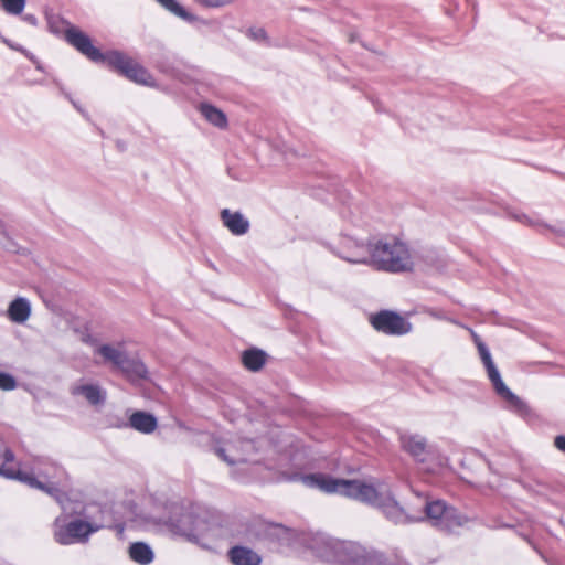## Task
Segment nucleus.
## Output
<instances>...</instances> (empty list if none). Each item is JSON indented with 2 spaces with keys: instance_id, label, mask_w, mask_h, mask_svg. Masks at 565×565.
Instances as JSON below:
<instances>
[{
  "instance_id": "obj_1",
  "label": "nucleus",
  "mask_w": 565,
  "mask_h": 565,
  "mask_svg": "<svg viewBox=\"0 0 565 565\" xmlns=\"http://www.w3.org/2000/svg\"><path fill=\"white\" fill-rule=\"evenodd\" d=\"M302 482L327 493H340L376 505L388 520L395 523L424 520L422 516L408 514L392 497L390 489L383 484L375 488L358 480L337 479L322 473L303 476Z\"/></svg>"
},
{
  "instance_id": "obj_2",
  "label": "nucleus",
  "mask_w": 565,
  "mask_h": 565,
  "mask_svg": "<svg viewBox=\"0 0 565 565\" xmlns=\"http://www.w3.org/2000/svg\"><path fill=\"white\" fill-rule=\"evenodd\" d=\"M369 266L390 274L411 273L415 267L414 254L406 242L395 235L370 237Z\"/></svg>"
},
{
  "instance_id": "obj_3",
  "label": "nucleus",
  "mask_w": 565,
  "mask_h": 565,
  "mask_svg": "<svg viewBox=\"0 0 565 565\" xmlns=\"http://www.w3.org/2000/svg\"><path fill=\"white\" fill-rule=\"evenodd\" d=\"M65 38L70 44L89 60L94 62H104L109 66L117 68L120 73L136 83L152 85L150 74L142 66L116 51L103 54L93 45L89 36L78 28L68 26L65 31Z\"/></svg>"
},
{
  "instance_id": "obj_4",
  "label": "nucleus",
  "mask_w": 565,
  "mask_h": 565,
  "mask_svg": "<svg viewBox=\"0 0 565 565\" xmlns=\"http://www.w3.org/2000/svg\"><path fill=\"white\" fill-rule=\"evenodd\" d=\"M316 554L323 561L341 565H380L382 552L356 542L322 537L316 541Z\"/></svg>"
},
{
  "instance_id": "obj_5",
  "label": "nucleus",
  "mask_w": 565,
  "mask_h": 565,
  "mask_svg": "<svg viewBox=\"0 0 565 565\" xmlns=\"http://www.w3.org/2000/svg\"><path fill=\"white\" fill-rule=\"evenodd\" d=\"M158 524L172 535L183 536L189 541H198L211 530L205 515L178 504L171 505L169 515L159 519Z\"/></svg>"
},
{
  "instance_id": "obj_6",
  "label": "nucleus",
  "mask_w": 565,
  "mask_h": 565,
  "mask_svg": "<svg viewBox=\"0 0 565 565\" xmlns=\"http://www.w3.org/2000/svg\"><path fill=\"white\" fill-rule=\"evenodd\" d=\"M401 446L404 451L412 456L416 461L425 463L434 461V467H430V471H435L437 468L445 467L448 459L441 456L438 451L429 448L427 439L418 434H404L399 438Z\"/></svg>"
},
{
  "instance_id": "obj_7",
  "label": "nucleus",
  "mask_w": 565,
  "mask_h": 565,
  "mask_svg": "<svg viewBox=\"0 0 565 565\" xmlns=\"http://www.w3.org/2000/svg\"><path fill=\"white\" fill-rule=\"evenodd\" d=\"M425 519L433 526L445 531H452L467 523V518L455 508L448 507L444 501L436 500L425 504Z\"/></svg>"
},
{
  "instance_id": "obj_8",
  "label": "nucleus",
  "mask_w": 565,
  "mask_h": 565,
  "mask_svg": "<svg viewBox=\"0 0 565 565\" xmlns=\"http://www.w3.org/2000/svg\"><path fill=\"white\" fill-rule=\"evenodd\" d=\"M478 351L487 369L489 380L491 381L497 394L504 398L518 411L525 409V403L521 401L515 394H513L502 381L501 375L492 361L491 354L483 342H478Z\"/></svg>"
},
{
  "instance_id": "obj_9",
  "label": "nucleus",
  "mask_w": 565,
  "mask_h": 565,
  "mask_svg": "<svg viewBox=\"0 0 565 565\" xmlns=\"http://www.w3.org/2000/svg\"><path fill=\"white\" fill-rule=\"evenodd\" d=\"M370 321L375 330L386 334L402 335L412 330V324L404 317L390 310L371 316Z\"/></svg>"
},
{
  "instance_id": "obj_10",
  "label": "nucleus",
  "mask_w": 565,
  "mask_h": 565,
  "mask_svg": "<svg viewBox=\"0 0 565 565\" xmlns=\"http://www.w3.org/2000/svg\"><path fill=\"white\" fill-rule=\"evenodd\" d=\"M83 341L92 345L94 355L99 356L104 364H109L119 370L120 365L126 362L128 354L122 342L100 343L90 335L84 337Z\"/></svg>"
},
{
  "instance_id": "obj_11",
  "label": "nucleus",
  "mask_w": 565,
  "mask_h": 565,
  "mask_svg": "<svg viewBox=\"0 0 565 565\" xmlns=\"http://www.w3.org/2000/svg\"><path fill=\"white\" fill-rule=\"evenodd\" d=\"M97 531L90 523L75 520L65 525H55L54 537L60 544L68 545L85 542L88 536Z\"/></svg>"
},
{
  "instance_id": "obj_12",
  "label": "nucleus",
  "mask_w": 565,
  "mask_h": 565,
  "mask_svg": "<svg viewBox=\"0 0 565 565\" xmlns=\"http://www.w3.org/2000/svg\"><path fill=\"white\" fill-rule=\"evenodd\" d=\"M332 253L348 263L369 266L371 257L370 238L366 243L344 238L338 248H332Z\"/></svg>"
},
{
  "instance_id": "obj_13",
  "label": "nucleus",
  "mask_w": 565,
  "mask_h": 565,
  "mask_svg": "<svg viewBox=\"0 0 565 565\" xmlns=\"http://www.w3.org/2000/svg\"><path fill=\"white\" fill-rule=\"evenodd\" d=\"M13 454L0 441V475L9 478L17 479L26 484L36 486L41 489L52 491L53 487L36 482L32 477L22 473L20 469L15 468Z\"/></svg>"
},
{
  "instance_id": "obj_14",
  "label": "nucleus",
  "mask_w": 565,
  "mask_h": 565,
  "mask_svg": "<svg viewBox=\"0 0 565 565\" xmlns=\"http://www.w3.org/2000/svg\"><path fill=\"white\" fill-rule=\"evenodd\" d=\"M252 448L249 440H227L215 446L216 455L228 465L245 461L246 452Z\"/></svg>"
},
{
  "instance_id": "obj_15",
  "label": "nucleus",
  "mask_w": 565,
  "mask_h": 565,
  "mask_svg": "<svg viewBox=\"0 0 565 565\" xmlns=\"http://www.w3.org/2000/svg\"><path fill=\"white\" fill-rule=\"evenodd\" d=\"M221 220L224 226L234 235H244L249 230V222L241 212L224 209L221 211Z\"/></svg>"
},
{
  "instance_id": "obj_16",
  "label": "nucleus",
  "mask_w": 565,
  "mask_h": 565,
  "mask_svg": "<svg viewBox=\"0 0 565 565\" xmlns=\"http://www.w3.org/2000/svg\"><path fill=\"white\" fill-rule=\"evenodd\" d=\"M71 392L75 396L84 397L90 405L103 404L106 397V392L97 384H76Z\"/></svg>"
},
{
  "instance_id": "obj_17",
  "label": "nucleus",
  "mask_w": 565,
  "mask_h": 565,
  "mask_svg": "<svg viewBox=\"0 0 565 565\" xmlns=\"http://www.w3.org/2000/svg\"><path fill=\"white\" fill-rule=\"evenodd\" d=\"M21 472L32 477L36 482H40V483L53 487V490L51 492L47 491V489H42V491L49 493L50 495H55L57 493V491H58L56 483L51 481V480L52 479H60L64 475V470L62 468L55 466V465H51V466L45 467V468H38L39 477L44 478L45 481L38 480L31 473L23 472V471H21ZM29 486L31 487V484H29ZM32 488L39 489V487H36V486H32ZM40 490H41V488H40Z\"/></svg>"
},
{
  "instance_id": "obj_18",
  "label": "nucleus",
  "mask_w": 565,
  "mask_h": 565,
  "mask_svg": "<svg viewBox=\"0 0 565 565\" xmlns=\"http://www.w3.org/2000/svg\"><path fill=\"white\" fill-rule=\"evenodd\" d=\"M119 370L131 382L147 379L148 370L145 363L136 358L126 356V362L120 365Z\"/></svg>"
},
{
  "instance_id": "obj_19",
  "label": "nucleus",
  "mask_w": 565,
  "mask_h": 565,
  "mask_svg": "<svg viewBox=\"0 0 565 565\" xmlns=\"http://www.w3.org/2000/svg\"><path fill=\"white\" fill-rule=\"evenodd\" d=\"M31 316V305L25 298L14 299L8 307V317L15 323H24Z\"/></svg>"
},
{
  "instance_id": "obj_20",
  "label": "nucleus",
  "mask_w": 565,
  "mask_h": 565,
  "mask_svg": "<svg viewBox=\"0 0 565 565\" xmlns=\"http://www.w3.org/2000/svg\"><path fill=\"white\" fill-rule=\"evenodd\" d=\"M228 556L234 565H259L262 561L257 553L243 546L231 548Z\"/></svg>"
},
{
  "instance_id": "obj_21",
  "label": "nucleus",
  "mask_w": 565,
  "mask_h": 565,
  "mask_svg": "<svg viewBox=\"0 0 565 565\" xmlns=\"http://www.w3.org/2000/svg\"><path fill=\"white\" fill-rule=\"evenodd\" d=\"M129 423L132 428L143 434H150L157 428L156 417L145 412H135Z\"/></svg>"
},
{
  "instance_id": "obj_22",
  "label": "nucleus",
  "mask_w": 565,
  "mask_h": 565,
  "mask_svg": "<svg viewBox=\"0 0 565 565\" xmlns=\"http://www.w3.org/2000/svg\"><path fill=\"white\" fill-rule=\"evenodd\" d=\"M199 109L202 116L213 126L217 128H225L227 126V118L221 109L205 103L201 104Z\"/></svg>"
},
{
  "instance_id": "obj_23",
  "label": "nucleus",
  "mask_w": 565,
  "mask_h": 565,
  "mask_svg": "<svg viewBox=\"0 0 565 565\" xmlns=\"http://www.w3.org/2000/svg\"><path fill=\"white\" fill-rule=\"evenodd\" d=\"M129 556L136 563L147 565L152 562L153 552L146 543L136 542L129 546Z\"/></svg>"
},
{
  "instance_id": "obj_24",
  "label": "nucleus",
  "mask_w": 565,
  "mask_h": 565,
  "mask_svg": "<svg viewBox=\"0 0 565 565\" xmlns=\"http://www.w3.org/2000/svg\"><path fill=\"white\" fill-rule=\"evenodd\" d=\"M244 365L250 371H259L266 361V354L256 349L247 350L242 356Z\"/></svg>"
},
{
  "instance_id": "obj_25",
  "label": "nucleus",
  "mask_w": 565,
  "mask_h": 565,
  "mask_svg": "<svg viewBox=\"0 0 565 565\" xmlns=\"http://www.w3.org/2000/svg\"><path fill=\"white\" fill-rule=\"evenodd\" d=\"M159 4H161L166 10L173 13L174 15L191 21L193 20V15L189 13L177 0H156Z\"/></svg>"
},
{
  "instance_id": "obj_26",
  "label": "nucleus",
  "mask_w": 565,
  "mask_h": 565,
  "mask_svg": "<svg viewBox=\"0 0 565 565\" xmlns=\"http://www.w3.org/2000/svg\"><path fill=\"white\" fill-rule=\"evenodd\" d=\"M2 9L9 14H20L25 6V0H0Z\"/></svg>"
},
{
  "instance_id": "obj_27",
  "label": "nucleus",
  "mask_w": 565,
  "mask_h": 565,
  "mask_svg": "<svg viewBox=\"0 0 565 565\" xmlns=\"http://www.w3.org/2000/svg\"><path fill=\"white\" fill-rule=\"evenodd\" d=\"M0 246L9 252H15L17 244L11 239L4 231L3 225L0 223Z\"/></svg>"
},
{
  "instance_id": "obj_28",
  "label": "nucleus",
  "mask_w": 565,
  "mask_h": 565,
  "mask_svg": "<svg viewBox=\"0 0 565 565\" xmlns=\"http://www.w3.org/2000/svg\"><path fill=\"white\" fill-rule=\"evenodd\" d=\"M17 387L15 379L8 374L0 372V388L4 391L14 390Z\"/></svg>"
},
{
  "instance_id": "obj_29",
  "label": "nucleus",
  "mask_w": 565,
  "mask_h": 565,
  "mask_svg": "<svg viewBox=\"0 0 565 565\" xmlns=\"http://www.w3.org/2000/svg\"><path fill=\"white\" fill-rule=\"evenodd\" d=\"M196 3L205 8H222L230 6L235 0H194Z\"/></svg>"
},
{
  "instance_id": "obj_30",
  "label": "nucleus",
  "mask_w": 565,
  "mask_h": 565,
  "mask_svg": "<svg viewBox=\"0 0 565 565\" xmlns=\"http://www.w3.org/2000/svg\"><path fill=\"white\" fill-rule=\"evenodd\" d=\"M382 557L383 562L380 565H411L407 561L396 554L388 556L382 552Z\"/></svg>"
},
{
  "instance_id": "obj_31",
  "label": "nucleus",
  "mask_w": 565,
  "mask_h": 565,
  "mask_svg": "<svg viewBox=\"0 0 565 565\" xmlns=\"http://www.w3.org/2000/svg\"><path fill=\"white\" fill-rule=\"evenodd\" d=\"M554 445L557 449L565 452V436H557L554 440Z\"/></svg>"
},
{
  "instance_id": "obj_32",
  "label": "nucleus",
  "mask_w": 565,
  "mask_h": 565,
  "mask_svg": "<svg viewBox=\"0 0 565 565\" xmlns=\"http://www.w3.org/2000/svg\"><path fill=\"white\" fill-rule=\"evenodd\" d=\"M2 42L6 43L9 47L13 49V50H17V51H22V49L20 46H17L14 45L13 43H11L8 39L6 38H2Z\"/></svg>"
},
{
  "instance_id": "obj_33",
  "label": "nucleus",
  "mask_w": 565,
  "mask_h": 565,
  "mask_svg": "<svg viewBox=\"0 0 565 565\" xmlns=\"http://www.w3.org/2000/svg\"><path fill=\"white\" fill-rule=\"evenodd\" d=\"M28 23L32 24V25H35L36 24V19L35 17L31 15V14H28L23 18Z\"/></svg>"
},
{
  "instance_id": "obj_34",
  "label": "nucleus",
  "mask_w": 565,
  "mask_h": 565,
  "mask_svg": "<svg viewBox=\"0 0 565 565\" xmlns=\"http://www.w3.org/2000/svg\"><path fill=\"white\" fill-rule=\"evenodd\" d=\"M472 337H473V340H475L476 345L478 347V342H482V341H481V340H480V338H479L476 333H473V332H472Z\"/></svg>"
},
{
  "instance_id": "obj_35",
  "label": "nucleus",
  "mask_w": 565,
  "mask_h": 565,
  "mask_svg": "<svg viewBox=\"0 0 565 565\" xmlns=\"http://www.w3.org/2000/svg\"><path fill=\"white\" fill-rule=\"evenodd\" d=\"M73 106H74L75 108H77V110H81V107H78V105H77L76 103H73Z\"/></svg>"
},
{
  "instance_id": "obj_36",
  "label": "nucleus",
  "mask_w": 565,
  "mask_h": 565,
  "mask_svg": "<svg viewBox=\"0 0 565 565\" xmlns=\"http://www.w3.org/2000/svg\"><path fill=\"white\" fill-rule=\"evenodd\" d=\"M73 106H74L75 108H77V110H81V107H78V105H77L76 103H73Z\"/></svg>"
},
{
  "instance_id": "obj_37",
  "label": "nucleus",
  "mask_w": 565,
  "mask_h": 565,
  "mask_svg": "<svg viewBox=\"0 0 565 565\" xmlns=\"http://www.w3.org/2000/svg\"><path fill=\"white\" fill-rule=\"evenodd\" d=\"M73 106H74L75 108H77V110H81V107H78V105H77L76 103H73Z\"/></svg>"
},
{
  "instance_id": "obj_38",
  "label": "nucleus",
  "mask_w": 565,
  "mask_h": 565,
  "mask_svg": "<svg viewBox=\"0 0 565 565\" xmlns=\"http://www.w3.org/2000/svg\"><path fill=\"white\" fill-rule=\"evenodd\" d=\"M73 106H74L75 108H77V110H81V107H78V105H77L76 103H73Z\"/></svg>"
}]
</instances>
